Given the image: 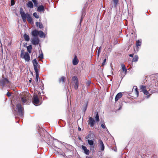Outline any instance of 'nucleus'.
<instances>
[{
	"mask_svg": "<svg viewBox=\"0 0 158 158\" xmlns=\"http://www.w3.org/2000/svg\"><path fill=\"white\" fill-rule=\"evenodd\" d=\"M31 35L32 36L34 37L31 39V43L34 45H38L40 42V40L38 37V35L41 37H45L43 31H38L35 29L31 32Z\"/></svg>",
	"mask_w": 158,
	"mask_h": 158,
	"instance_id": "nucleus-1",
	"label": "nucleus"
},
{
	"mask_svg": "<svg viewBox=\"0 0 158 158\" xmlns=\"http://www.w3.org/2000/svg\"><path fill=\"white\" fill-rule=\"evenodd\" d=\"M19 13L21 15L23 21L24 23L26 22V19L29 23H31L32 22V19L30 16V15L27 13L25 14L23 8L22 7L20 8Z\"/></svg>",
	"mask_w": 158,
	"mask_h": 158,
	"instance_id": "nucleus-2",
	"label": "nucleus"
},
{
	"mask_svg": "<svg viewBox=\"0 0 158 158\" xmlns=\"http://www.w3.org/2000/svg\"><path fill=\"white\" fill-rule=\"evenodd\" d=\"M32 63L33 64L34 69L36 73L35 81L36 82H38V78H39V75L40 72V70L38 68H40V65H38V63L36 59H35L33 60Z\"/></svg>",
	"mask_w": 158,
	"mask_h": 158,
	"instance_id": "nucleus-3",
	"label": "nucleus"
},
{
	"mask_svg": "<svg viewBox=\"0 0 158 158\" xmlns=\"http://www.w3.org/2000/svg\"><path fill=\"white\" fill-rule=\"evenodd\" d=\"M16 110L14 109V111L17 112V114L19 116H22L23 114V108L21 104L20 103H18L16 105Z\"/></svg>",
	"mask_w": 158,
	"mask_h": 158,
	"instance_id": "nucleus-4",
	"label": "nucleus"
},
{
	"mask_svg": "<svg viewBox=\"0 0 158 158\" xmlns=\"http://www.w3.org/2000/svg\"><path fill=\"white\" fill-rule=\"evenodd\" d=\"M20 57L24 59L26 61L29 62L30 60L29 55L27 52L24 53V50L21 51Z\"/></svg>",
	"mask_w": 158,
	"mask_h": 158,
	"instance_id": "nucleus-5",
	"label": "nucleus"
},
{
	"mask_svg": "<svg viewBox=\"0 0 158 158\" xmlns=\"http://www.w3.org/2000/svg\"><path fill=\"white\" fill-rule=\"evenodd\" d=\"M73 82L75 84L74 85V89L77 90L78 88L79 82L77 77L76 76H73L72 78Z\"/></svg>",
	"mask_w": 158,
	"mask_h": 158,
	"instance_id": "nucleus-6",
	"label": "nucleus"
},
{
	"mask_svg": "<svg viewBox=\"0 0 158 158\" xmlns=\"http://www.w3.org/2000/svg\"><path fill=\"white\" fill-rule=\"evenodd\" d=\"M32 102L34 105H38L40 102L39 100L38 95L37 94H34L32 98Z\"/></svg>",
	"mask_w": 158,
	"mask_h": 158,
	"instance_id": "nucleus-7",
	"label": "nucleus"
},
{
	"mask_svg": "<svg viewBox=\"0 0 158 158\" xmlns=\"http://www.w3.org/2000/svg\"><path fill=\"white\" fill-rule=\"evenodd\" d=\"M95 136L94 134V132L93 131H89V134L88 135L85 137L86 139H94Z\"/></svg>",
	"mask_w": 158,
	"mask_h": 158,
	"instance_id": "nucleus-8",
	"label": "nucleus"
},
{
	"mask_svg": "<svg viewBox=\"0 0 158 158\" xmlns=\"http://www.w3.org/2000/svg\"><path fill=\"white\" fill-rule=\"evenodd\" d=\"M88 124L90 125V127H93L95 124V121L91 117H89V120L88 121Z\"/></svg>",
	"mask_w": 158,
	"mask_h": 158,
	"instance_id": "nucleus-9",
	"label": "nucleus"
},
{
	"mask_svg": "<svg viewBox=\"0 0 158 158\" xmlns=\"http://www.w3.org/2000/svg\"><path fill=\"white\" fill-rule=\"evenodd\" d=\"M9 83L8 79L6 78H4L0 81V83L3 86H4L5 84H8Z\"/></svg>",
	"mask_w": 158,
	"mask_h": 158,
	"instance_id": "nucleus-10",
	"label": "nucleus"
},
{
	"mask_svg": "<svg viewBox=\"0 0 158 158\" xmlns=\"http://www.w3.org/2000/svg\"><path fill=\"white\" fill-rule=\"evenodd\" d=\"M81 148L84 151V153L86 155H89V150L84 145H82Z\"/></svg>",
	"mask_w": 158,
	"mask_h": 158,
	"instance_id": "nucleus-11",
	"label": "nucleus"
},
{
	"mask_svg": "<svg viewBox=\"0 0 158 158\" xmlns=\"http://www.w3.org/2000/svg\"><path fill=\"white\" fill-rule=\"evenodd\" d=\"M79 62V60L77 58V57L76 55H75L74 58L73 60V65H76Z\"/></svg>",
	"mask_w": 158,
	"mask_h": 158,
	"instance_id": "nucleus-12",
	"label": "nucleus"
},
{
	"mask_svg": "<svg viewBox=\"0 0 158 158\" xmlns=\"http://www.w3.org/2000/svg\"><path fill=\"white\" fill-rule=\"evenodd\" d=\"M99 147L102 151L104 150L105 146L102 141L101 140H99Z\"/></svg>",
	"mask_w": 158,
	"mask_h": 158,
	"instance_id": "nucleus-13",
	"label": "nucleus"
},
{
	"mask_svg": "<svg viewBox=\"0 0 158 158\" xmlns=\"http://www.w3.org/2000/svg\"><path fill=\"white\" fill-rule=\"evenodd\" d=\"M123 96V94L121 93H118L115 96V102H117L118 100L121 98Z\"/></svg>",
	"mask_w": 158,
	"mask_h": 158,
	"instance_id": "nucleus-14",
	"label": "nucleus"
},
{
	"mask_svg": "<svg viewBox=\"0 0 158 158\" xmlns=\"http://www.w3.org/2000/svg\"><path fill=\"white\" fill-rule=\"evenodd\" d=\"M37 10L39 12H41L44 10V6L43 5H40L38 6Z\"/></svg>",
	"mask_w": 158,
	"mask_h": 158,
	"instance_id": "nucleus-15",
	"label": "nucleus"
},
{
	"mask_svg": "<svg viewBox=\"0 0 158 158\" xmlns=\"http://www.w3.org/2000/svg\"><path fill=\"white\" fill-rule=\"evenodd\" d=\"M141 40H138L136 41V50L138 51V46H141Z\"/></svg>",
	"mask_w": 158,
	"mask_h": 158,
	"instance_id": "nucleus-16",
	"label": "nucleus"
},
{
	"mask_svg": "<svg viewBox=\"0 0 158 158\" xmlns=\"http://www.w3.org/2000/svg\"><path fill=\"white\" fill-rule=\"evenodd\" d=\"M29 97L27 96H24L21 98V100L23 103H25L28 100Z\"/></svg>",
	"mask_w": 158,
	"mask_h": 158,
	"instance_id": "nucleus-17",
	"label": "nucleus"
},
{
	"mask_svg": "<svg viewBox=\"0 0 158 158\" xmlns=\"http://www.w3.org/2000/svg\"><path fill=\"white\" fill-rule=\"evenodd\" d=\"M134 89V92L135 94V97H137L139 95V92L138 89L136 86H134L133 90Z\"/></svg>",
	"mask_w": 158,
	"mask_h": 158,
	"instance_id": "nucleus-18",
	"label": "nucleus"
},
{
	"mask_svg": "<svg viewBox=\"0 0 158 158\" xmlns=\"http://www.w3.org/2000/svg\"><path fill=\"white\" fill-rule=\"evenodd\" d=\"M35 24L37 27L39 26V27L40 29L43 28V25L40 22L39 23L38 22H37L35 23Z\"/></svg>",
	"mask_w": 158,
	"mask_h": 158,
	"instance_id": "nucleus-19",
	"label": "nucleus"
},
{
	"mask_svg": "<svg viewBox=\"0 0 158 158\" xmlns=\"http://www.w3.org/2000/svg\"><path fill=\"white\" fill-rule=\"evenodd\" d=\"M65 79V77L64 76H62L59 79V82L64 83Z\"/></svg>",
	"mask_w": 158,
	"mask_h": 158,
	"instance_id": "nucleus-20",
	"label": "nucleus"
},
{
	"mask_svg": "<svg viewBox=\"0 0 158 158\" xmlns=\"http://www.w3.org/2000/svg\"><path fill=\"white\" fill-rule=\"evenodd\" d=\"M27 6L30 8H32L33 7V4L31 1H29L27 4Z\"/></svg>",
	"mask_w": 158,
	"mask_h": 158,
	"instance_id": "nucleus-21",
	"label": "nucleus"
},
{
	"mask_svg": "<svg viewBox=\"0 0 158 158\" xmlns=\"http://www.w3.org/2000/svg\"><path fill=\"white\" fill-rule=\"evenodd\" d=\"M23 37L25 41H28L30 40L29 36L27 35L25 33Z\"/></svg>",
	"mask_w": 158,
	"mask_h": 158,
	"instance_id": "nucleus-22",
	"label": "nucleus"
},
{
	"mask_svg": "<svg viewBox=\"0 0 158 158\" xmlns=\"http://www.w3.org/2000/svg\"><path fill=\"white\" fill-rule=\"evenodd\" d=\"M121 66H122V71L123 72H125V74H126L127 73V69H126V68L125 66V65L123 64H122Z\"/></svg>",
	"mask_w": 158,
	"mask_h": 158,
	"instance_id": "nucleus-23",
	"label": "nucleus"
},
{
	"mask_svg": "<svg viewBox=\"0 0 158 158\" xmlns=\"http://www.w3.org/2000/svg\"><path fill=\"white\" fill-rule=\"evenodd\" d=\"M112 1L114 3V6L115 7H116L118 3L119 0H112Z\"/></svg>",
	"mask_w": 158,
	"mask_h": 158,
	"instance_id": "nucleus-24",
	"label": "nucleus"
},
{
	"mask_svg": "<svg viewBox=\"0 0 158 158\" xmlns=\"http://www.w3.org/2000/svg\"><path fill=\"white\" fill-rule=\"evenodd\" d=\"M138 56L137 55H135L132 59V62H136L138 60Z\"/></svg>",
	"mask_w": 158,
	"mask_h": 158,
	"instance_id": "nucleus-25",
	"label": "nucleus"
},
{
	"mask_svg": "<svg viewBox=\"0 0 158 158\" xmlns=\"http://www.w3.org/2000/svg\"><path fill=\"white\" fill-rule=\"evenodd\" d=\"M32 48V46L31 45H30L29 46L27 47V49L29 53L31 52V50Z\"/></svg>",
	"mask_w": 158,
	"mask_h": 158,
	"instance_id": "nucleus-26",
	"label": "nucleus"
},
{
	"mask_svg": "<svg viewBox=\"0 0 158 158\" xmlns=\"http://www.w3.org/2000/svg\"><path fill=\"white\" fill-rule=\"evenodd\" d=\"M140 88L141 91L142 92L144 90L146 89V87L143 85H141L140 86Z\"/></svg>",
	"mask_w": 158,
	"mask_h": 158,
	"instance_id": "nucleus-27",
	"label": "nucleus"
},
{
	"mask_svg": "<svg viewBox=\"0 0 158 158\" xmlns=\"http://www.w3.org/2000/svg\"><path fill=\"white\" fill-rule=\"evenodd\" d=\"M88 144L90 146H92L94 144V141L92 140L88 139Z\"/></svg>",
	"mask_w": 158,
	"mask_h": 158,
	"instance_id": "nucleus-28",
	"label": "nucleus"
},
{
	"mask_svg": "<svg viewBox=\"0 0 158 158\" xmlns=\"http://www.w3.org/2000/svg\"><path fill=\"white\" fill-rule=\"evenodd\" d=\"M95 119H96V121H97L98 122L99 121V115H98V112L97 113L96 116L95 117Z\"/></svg>",
	"mask_w": 158,
	"mask_h": 158,
	"instance_id": "nucleus-29",
	"label": "nucleus"
},
{
	"mask_svg": "<svg viewBox=\"0 0 158 158\" xmlns=\"http://www.w3.org/2000/svg\"><path fill=\"white\" fill-rule=\"evenodd\" d=\"M33 15L36 19H38L39 18V16L37 14L36 12L34 13L33 14Z\"/></svg>",
	"mask_w": 158,
	"mask_h": 158,
	"instance_id": "nucleus-30",
	"label": "nucleus"
},
{
	"mask_svg": "<svg viewBox=\"0 0 158 158\" xmlns=\"http://www.w3.org/2000/svg\"><path fill=\"white\" fill-rule=\"evenodd\" d=\"M32 2H33L34 4L35 5V6H37V5L38 4V3L36 1V0H31Z\"/></svg>",
	"mask_w": 158,
	"mask_h": 158,
	"instance_id": "nucleus-31",
	"label": "nucleus"
},
{
	"mask_svg": "<svg viewBox=\"0 0 158 158\" xmlns=\"http://www.w3.org/2000/svg\"><path fill=\"white\" fill-rule=\"evenodd\" d=\"M85 11L84 10H82V15L81 18V20H80V22H81V21L82 20V19L83 18V15H85Z\"/></svg>",
	"mask_w": 158,
	"mask_h": 158,
	"instance_id": "nucleus-32",
	"label": "nucleus"
},
{
	"mask_svg": "<svg viewBox=\"0 0 158 158\" xmlns=\"http://www.w3.org/2000/svg\"><path fill=\"white\" fill-rule=\"evenodd\" d=\"M100 48H99V49H98V52H97V56L98 57H99L100 53L101 52V50H100Z\"/></svg>",
	"mask_w": 158,
	"mask_h": 158,
	"instance_id": "nucleus-33",
	"label": "nucleus"
},
{
	"mask_svg": "<svg viewBox=\"0 0 158 158\" xmlns=\"http://www.w3.org/2000/svg\"><path fill=\"white\" fill-rule=\"evenodd\" d=\"M143 92V94L146 95H148V91L147 90V89H146L144 90V91Z\"/></svg>",
	"mask_w": 158,
	"mask_h": 158,
	"instance_id": "nucleus-34",
	"label": "nucleus"
},
{
	"mask_svg": "<svg viewBox=\"0 0 158 158\" xmlns=\"http://www.w3.org/2000/svg\"><path fill=\"white\" fill-rule=\"evenodd\" d=\"M15 4V2L14 0H11V6H13Z\"/></svg>",
	"mask_w": 158,
	"mask_h": 158,
	"instance_id": "nucleus-35",
	"label": "nucleus"
},
{
	"mask_svg": "<svg viewBox=\"0 0 158 158\" xmlns=\"http://www.w3.org/2000/svg\"><path fill=\"white\" fill-rule=\"evenodd\" d=\"M106 59H105L103 60V62L102 63V66L104 65L105 64L106 62Z\"/></svg>",
	"mask_w": 158,
	"mask_h": 158,
	"instance_id": "nucleus-36",
	"label": "nucleus"
},
{
	"mask_svg": "<svg viewBox=\"0 0 158 158\" xmlns=\"http://www.w3.org/2000/svg\"><path fill=\"white\" fill-rule=\"evenodd\" d=\"M39 58L41 59H42L43 58V53L40 54L39 56Z\"/></svg>",
	"mask_w": 158,
	"mask_h": 158,
	"instance_id": "nucleus-37",
	"label": "nucleus"
},
{
	"mask_svg": "<svg viewBox=\"0 0 158 158\" xmlns=\"http://www.w3.org/2000/svg\"><path fill=\"white\" fill-rule=\"evenodd\" d=\"M90 150L91 151H94V146H91L90 148Z\"/></svg>",
	"mask_w": 158,
	"mask_h": 158,
	"instance_id": "nucleus-38",
	"label": "nucleus"
},
{
	"mask_svg": "<svg viewBox=\"0 0 158 158\" xmlns=\"http://www.w3.org/2000/svg\"><path fill=\"white\" fill-rule=\"evenodd\" d=\"M6 95L8 97H10L11 96V94L9 92H7Z\"/></svg>",
	"mask_w": 158,
	"mask_h": 158,
	"instance_id": "nucleus-39",
	"label": "nucleus"
},
{
	"mask_svg": "<svg viewBox=\"0 0 158 158\" xmlns=\"http://www.w3.org/2000/svg\"><path fill=\"white\" fill-rule=\"evenodd\" d=\"M101 127L103 129H105V126L104 124H102L101 125Z\"/></svg>",
	"mask_w": 158,
	"mask_h": 158,
	"instance_id": "nucleus-40",
	"label": "nucleus"
},
{
	"mask_svg": "<svg viewBox=\"0 0 158 158\" xmlns=\"http://www.w3.org/2000/svg\"><path fill=\"white\" fill-rule=\"evenodd\" d=\"M133 55L134 54H130L129 55V56H130V57H133Z\"/></svg>",
	"mask_w": 158,
	"mask_h": 158,
	"instance_id": "nucleus-41",
	"label": "nucleus"
},
{
	"mask_svg": "<svg viewBox=\"0 0 158 158\" xmlns=\"http://www.w3.org/2000/svg\"><path fill=\"white\" fill-rule=\"evenodd\" d=\"M78 130L79 131H80L81 130V128L80 127H78Z\"/></svg>",
	"mask_w": 158,
	"mask_h": 158,
	"instance_id": "nucleus-42",
	"label": "nucleus"
},
{
	"mask_svg": "<svg viewBox=\"0 0 158 158\" xmlns=\"http://www.w3.org/2000/svg\"><path fill=\"white\" fill-rule=\"evenodd\" d=\"M86 158H94L93 157H88V156H87L86 157Z\"/></svg>",
	"mask_w": 158,
	"mask_h": 158,
	"instance_id": "nucleus-43",
	"label": "nucleus"
},
{
	"mask_svg": "<svg viewBox=\"0 0 158 158\" xmlns=\"http://www.w3.org/2000/svg\"><path fill=\"white\" fill-rule=\"evenodd\" d=\"M31 81H32L31 80H29V82H31Z\"/></svg>",
	"mask_w": 158,
	"mask_h": 158,
	"instance_id": "nucleus-44",
	"label": "nucleus"
},
{
	"mask_svg": "<svg viewBox=\"0 0 158 158\" xmlns=\"http://www.w3.org/2000/svg\"><path fill=\"white\" fill-rule=\"evenodd\" d=\"M86 107H87V106H86ZM86 108H85V110H86Z\"/></svg>",
	"mask_w": 158,
	"mask_h": 158,
	"instance_id": "nucleus-45",
	"label": "nucleus"
},
{
	"mask_svg": "<svg viewBox=\"0 0 158 158\" xmlns=\"http://www.w3.org/2000/svg\"><path fill=\"white\" fill-rule=\"evenodd\" d=\"M125 0L126 1V0Z\"/></svg>",
	"mask_w": 158,
	"mask_h": 158,
	"instance_id": "nucleus-46",
	"label": "nucleus"
}]
</instances>
